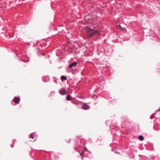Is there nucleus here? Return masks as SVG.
<instances>
[{
	"label": "nucleus",
	"instance_id": "f257e3e1",
	"mask_svg": "<svg viewBox=\"0 0 160 160\" xmlns=\"http://www.w3.org/2000/svg\"><path fill=\"white\" fill-rule=\"evenodd\" d=\"M86 29L88 34H89V36H91L95 33L99 35V32L98 31L90 29L88 27H86Z\"/></svg>",
	"mask_w": 160,
	"mask_h": 160
},
{
	"label": "nucleus",
	"instance_id": "f03ea898",
	"mask_svg": "<svg viewBox=\"0 0 160 160\" xmlns=\"http://www.w3.org/2000/svg\"><path fill=\"white\" fill-rule=\"evenodd\" d=\"M59 93L62 95H65L67 93L66 91L63 88H62L59 90Z\"/></svg>",
	"mask_w": 160,
	"mask_h": 160
},
{
	"label": "nucleus",
	"instance_id": "7ed1b4c3",
	"mask_svg": "<svg viewBox=\"0 0 160 160\" xmlns=\"http://www.w3.org/2000/svg\"><path fill=\"white\" fill-rule=\"evenodd\" d=\"M13 101L16 104H18L19 102L20 99L19 98L15 97L14 98Z\"/></svg>",
	"mask_w": 160,
	"mask_h": 160
},
{
	"label": "nucleus",
	"instance_id": "20e7f679",
	"mask_svg": "<svg viewBox=\"0 0 160 160\" xmlns=\"http://www.w3.org/2000/svg\"><path fill=\"white\" fill-rule=\"evenodd\" d=\"M77 64V62H74L70 64L69 65V67L70 68H72L73 66H75Z\"/></svg>",
	"mask_w": 160,
	"mask_h": 160
},
{
	"label": "nucleus",
	"instance_id": "39448f33",
	"mask_svg": "<svg viewBox=\"0 0 160 160\" xmlns=\"http://www.w3.org/2000/svg\"><path fill=\"white\" fill-rule=\"evenodd\" d=\"M82 108L84 109H88L89 108V106L86 104H83L82 106Z\"/></svg>",
	"mask_w": 160,
	"mask_h": 160
},
{
	"label": "nucleus",
	"instance_id": "423d86ee",
	"mask_svg": "<svg viewBox=\"0 0 160 160\" xmlns=\"http://www.w3.org/2000/svg\"><path fill=\"white\" fill-rule=\"evenodd\" d=\"M61 80L62 81H63L64 80H66L67 79V78L64 76H62L61 77Z\"/></svg>",
	"mask_w": 160,
	"mask_h": 160
},
{
	"label": "nucleus",
	"instance_id": "0eeeda50",
	"mask_svg": "<svg viewBox=\"0 0 160 160\" xmlns=\"http://www.w3.org/2000/svg\"><path fill=\"white\" fill-rule=\"evenodd\" d=\"M117 28L121 31H123L124 29L122 28L120 25L117 26Z\"/></svg>",
	"mask_w": 160,
	"mask_h": 160
},
{
	"label": "nucleus",
	"instance_id": "6e6552de",
	"mask_svg": "<svg viewBox=\"0 0 160 160\" xmlns=\"http://www.w3.org/2000/svg\"><path fill=\"white\" fill-rule=\"evenodd\" d=\"M138 138L140 140L142 141L144 139V138L142 136L140 135L138 136Z\"/></svg>",
	"mask_w": 160,
	"mask_h": 160
},
{
	"label": "nucleus",
	"instance_id": "1a4fd4ad",
	"mask_svg": "<svg viewBox=\"0 0 160 160\" xmlns=\"http://www.w3.org/2000/svg\"><path fill=\"white\" fill-rule=\"evenodd\" d=\"M66 99L67 100H71V96L69 95H68L67 96Z\"/></svg>",
	"mask_w": 160,
	"mask_h": 160
},
{
	"label": "nucleus",
	"instance_id": "9d476101",
	"mask_svg": "<svg viewBox=\"0 0 160 160\" xmlns=\"http://www.w3.org/2000/svg\"><path fill=\"white\" fill-rule=\"evenodd\" d=\"M30 138H31L32 139L34 138V135L32 133H31L30 135Z\"/></svg>",
	"mask_w": 160,
	"mask_h": 160
},
{
	"label": "nucleus",
	"instance_id": "9b49d317",
	"mask_svg": "<svg viewBox=\"0 0 160 160\" xmlns=\"http://www.w3.org/2000/svg\"><path fill=\"white\" fill-rule=\"evenodd\" d=\"M153 128H154V129H155V130H158V129H156V128H155V126H153Z\"/></svg>",
	"mask_w": 160,
	"mask_h": 160
},
{
	"label": "nucleus",
	"instance_id": "f8f14e48",
	"mask_svg": "<svg viewBox=\"0 0 160 160\" xmlns=\"http://www.w3.org/2000/svg\"><path fill=\"white\" fill-rule=\"evenodd\" d=\"M153 115H152V116H151V117H150V118H151V119H152V118H153Z\"/></svg>",
	"mask_w": 160,
	"mask_h": 160
},
{
	"label": "nucleus",
	"instance_id": "ddd939ff",
	"mask_svg": "<svg viewBox=\"0 0 160 160\" xmlns=\"http://www.w3.org/2000/svg\"><path fill=\"white\" fill-rule=\"evenodd\" d=\"M17 1V0H15V2H16V1Z\"/></svg>",
	"mask_w": 160,
	"mask_h": 160
}]
</instances>
